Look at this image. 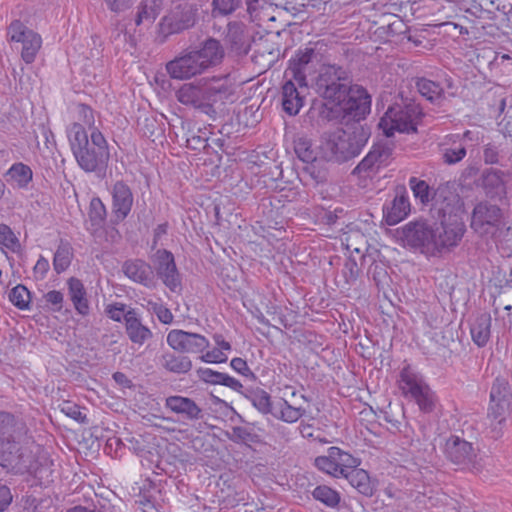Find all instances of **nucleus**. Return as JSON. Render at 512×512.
<instances>
[{
    "mask_svg": "<svg viewBox=\"0 0 512 512\" xmlns=\"http://www.w3.org/2000/svg\"><path fill=\"white\" fill-rule=\"evenodd\" d=\"M0 466L16 473H31L40 485L52 482L53 461L28 435L26 425L8 412H0Z\"/></svg>",
    "mask_w": 512,
    "mask_h": 512,
    "instance_id": "1",
    "label": "nucleus"
},
{
    "mask_svg": "<svg viewBox=\"0 0 512 512\" xmlns=\"http://www.w3.org/2000/svg\"><path fill=\"white\" fill-rule=\"evenodd\" d=\"M345 72L334 65L321 68L316 79V92L323 98V105L331 112V117L359 122L371 111V96L358 85H346Z\"/></svg>",
    "mask_w": 512,
    "mask_h": 512,
    "instance_id": "2",
    "label": "nucleus"
},
{
    "mask_svg": "<svg viewBox=\"0 0 512 512\" xmlns=\"http://www.w3.org/2000/svg\"><path fill=\"white\" fill-rule=\"evenodd\" d=\"M441 221L433 227L417 224L413 236L421 252L427 256L439 255L443 250L459 244L465 233L464 207L458 195H451V202L439 207Z\"/></svg>",
    "mask_w": 512,
    "mask_h": 512,
    "instance_id": "3",
    "label": "nucleus"
},
{
    "mask_svg": "<svg viewBox=\"0 0 512 512\" xmlns=\"http://www.w3.org/2000/svg\"><path fill=\"white\" fill-rule=\"evenodd\" d=\"M72 154L78 166L87 173L105 170L110 161L108 141L98 129H92L88 136L85 127L73 123L67 131Z\"/></svg>",
    "mask_w": 512,
    "mask_h": 512,
    "instance_id": "4",
    "label": "nucleus"
},
{
    "mask_svg": "<svg viewBox=\"0 0 512 512\" xmlns=\"http://www.w3.org/2000/svg\"><path fill=\"white\" fill-rule=\"evenodd\" d=\"M369 138V132L360 124L336 129L324 134L320 149L322 158L332 162H346L358 156Z\"/></svg>",
    "mask_w": 512,
    "mask_h": 512,
    "instance_id": "5",
    "label": "nucleus"
},
{
    "mask_svg": "<svg viewBox=\"0 0 512 512\" xmlns=\"http://www.w3.org/2000/svg\"><path fill=\"white\" fill-rule=\"evenodd\" d=\"M424 113L417 104L392 106L387 109L378 123L379 129L386 137L395 133L414 134L422 124Z\"/></svg>",
    "mask_w": 512,
    "mask_h": 512,
    "instance_id": "6",
    "label": "nucleus"
},
{
    "mask_svg": "<svg viewBox=\"0 0 512 512\" xmlns=\"http://www.w3.org/2000/svg\"><path fill=\"white\" fill-rule=\"evenodd\" d=\"M512 414V392L507 381L497 378L490 391L487 418L495 436L502 434L507 419Z\"/></svg>",
    "mask_w": 512,
    "mask_h": 512,
    "instance_id": "7",
    "label": "nucleus"
},
{
    "mask_svg": "<svg viewBox=\"0 0 512 512\" xmlns=\"http://www.w3.org/2000/svg\"><path fill=\"white\" fill-rule=\"evenodd\" d=\"M240 92L236 85L216 80L204 83V98L201 112L212 119L226 112L228 107L239 101Z\"/></svg>",
    "mask_w": 512,
    "mask_h": 512,
    "instance_id": "8",
    "label": "nucleus"
},
{
    "mask_svg": "<svg viewBox=\"0 0 512 512\" xmlns=\"http://www.w3.org/2000/svg\"><path fill=\"white\" fill-rule=\"evenodd\" d=\"M7 38L10 42L21 43V59L26 64L35 61L43 43L41 35L29 29L20 20H14L10 23L7 28Z\"/></svg>",
    "mask_w": 512,
    "mask_h": 512,
    "instance_id": "9",
    "label": "nucleus"
},
{
    "mask_svg": "<svg viewBox=\"0 0 512 512\" xmlns=\"http://www.w3.org/2000/svg\"><path fill=\"white\" fill-rule=\"evenodd\" d=\"M361 461L339 447L328 448L327 454L314 459L315 467L334 478H341L348 469L356 468Z\"/></svg>",
    "mask_w": 512,
    "mask_h": 512,
    "instance_id": "10",
    "label": "nucleus"
},
{
    "mask_svg": "<svg viewBox=\"0 0 512 512\" xmlns=\"http://www.w3.org/2000/svg\"><path fill=\"white\" fill-rule=\"evenodd\" d=\"M167 343L175 351L203 355L209 347V340L197 333L173 329L167 334Z\"/></svg>",
    "mask_w": 512,
    "mask_h": 512,
    "instance_id": "11",
    "label": "nucleus"
},
{
    "mask_svg": "<svg viewBox=\"0 0 512 512\" xmlns=\"http://www.w3.org/2000/svg\"><path fill=\"white\" fill-rule=\"evenodd\" d=\"M446 457L460 469L474 470L476 454L472 444L458 436H450L444 446Z\"/></svg>",
    "mask_w": 512,
    "mask_h": 512,
    "instance_id": "12",
    "label": "nucleus"
},
{
    "mask_svg": "<svg viewBox=\"0 0 512 512\" xmlns=\"http://www.w3.org/2000/svg\"><path fill=\"white\" fill-rule=\"evenodd\" d=\"M503 214L496 205L479 203L473 210L471 227L478 233H488L502 223Z\"/></svg>",
    "mask_w": 512,
    "mask_h": 512,
    "instance_id": "13",
    "label": "nucleus"
},
{
    "mask_svg": "<svg viewBox=\"0 0 512 512\" xmlns=\"http://www.w3.org/2000/svg\"><path fill=\"white\" fill-rule=\"evenodd\" d=\"M409 187L413 193L414 198L421 204H427L433 200L435 205L439 204L441 207L451 202V195H455L449 190L448 186L438 187L432 195L431 189L427 182L417 177H411L409 179Z\"/></svg>",
    "mask_w": 512,
    "mask_h": 512,
    "instance_id": "14",
    "label": "nucleus"
},
{
    "mask_svg": "<svg viewBox=\"0 0 512 512\" xmlns=\"http://www.w3.org/2000/svg\"><path fill=\"white\" fill-rule=\"evenodd\" d=\"M294 150L297 157L307 164L304 170L309 173L316 182L323 181L326 173L323 169L319 168L323 158L322 155L320 158L316 155L315 151L312 149L311 142L308 139L299 138L295 141Z\"/></svg>",
    "mask_w": 512,
    "mask_h": 512,
    "instance_id": "15",
    "label": "nucleus"
},
{
    "mask_svg": "<svg viewBox=\"0 0 512 512\" xmlns=\"http://www.w3.org/2000/svg\"><path fill=\"white\" fill-rule=\"evenodd\" d=\"M112 213L117 221L130 214L134 203L131 188L124 181H116L111 188Z\"/></svg>",
    "mask_w": 512,
    "mask_h": 512,
    "instance_id": "16",
    "label": "nucleus"
},
{
    "mask_svg": "<svg viewBox=\"0 0 512 512\" xmlns=\"http://www.w3.org/2000/svg\"><path fill=\"white\" fill-rule=\"evenodd\" d=\"M155 264L159 277L172 291L180 287V277L174 256L167 250H158L155 254Z\"/></svg>",
    "mask_w": 512,
    "mask_h": 512,
    "instance_id": "17",
    "label": "nucleus"
},
{
    "mask_svg": "<svg viewBox=\"0 0 512 512\" xmlns=\"http://www.w3.org/2000/svg\"><path fill=\"white\" fill-rule=\"evenodd\" d=\"M166 71L171 78L177 80H187L202 73L192 52L169 61L166 64Z\"/></svg>",
    "mask_w": 512,
    "mask_h": 512,
    "instance_id": "18",
    "label": "nucleus"
},
{
    "mask_svg": "<svg viewBox=\"0 0 512 512\" xmlns=\"http://www.w3.org/2000/svg\"><path fill=\"white\" fill-rule=\"evenodd\" d=\"M391 156V149L385 144H375L364 159L354 168L353 174L377 172L386 166Z\"/></svg>",
    "mask_w": 512,
    "mask_h": 512,
    "instance_id": "19",
    "label": "nucleus"
},
{
    "mask_svg": "<svg viewBox=\"0 0 512 512\" xmlns=\"http://www.w3.org/2000/svg\"><path fill=\"white\" fill-rule=\"evenodd\" d=\"M259 402L263 411L270 412L287 423H294L302 416V410L291 406L286 400H280L273 404L270 401V396L264 394L260 397Z\"/></svg>",
    "mask_w": 512,
    "mask_h": 512,
    "instance_id": "20",
    "label": "nucleus"
},
{
    "mask_svg": "<svg viewBox=\"0 0 512 512\" xmlns=\"http://www.w3.org/2000/svg\"><path fill=\"white\" fill-rule=\"evenodd\" d=\"M314 56V49L305 47L297 51L294 57L289 60V66L286 70L285 76H292L300 87H306V74L305 66L311 62Z\"/></svg>",
    "mask_w": 512,
    "mask_h": 512,
    "instance_id": "21",
    "label": "nucleus"
},
{
    "mask_svg": "<svg viewBox=\"0 0 512 512\" xmlns=\"http://www.w3.org/2000/svg\"><path fill=\"white\" fill-rule=\"evenodd\" d=\"M300 87L292 76L288 78L282 87V106L286 113L289 115H296L304 105V97L301 95L299 89H306Z\"/></svg>",
    "mask_w": 512,
    "mask_h": 512,
    "instance_id": "22",
    "label": "nucleus"
},
{
    "mask_svg": "<svg viewBox=\"0 0 512 512\" xmlns=\"http://www.w3.org/2000/svg\"><path fill=\"white\" fill-rule=\"evenodd\" d=\"M125 331L128 338L134 344L143 345L152 338V331L142 324L139 314L135 309H129L125 315Z\"/></svg>",
    "mask_w": 512,
    "mask_h": 512,
    "instance_id": "23",
    "label": "nucleus"
},
{
    "mask_svg": "<svg viewBox=\"0 0 512 512\" xmlns=\"http://www.w3.org/2000/svg\"><path fill=\"white\" fill-rule=\"evenodd\" d=\"M191 52L197 59L202 73L209 67L220 63L224 55L220 43L215 39H208L199 50Z\"/></svg>",
    "mask_w": 512,
    "mask_h": 512,
    "instance_id": "24",
    "label": "nucleus"
},
{
    "mask_svg": "<svg viewBox=\"0 0 512 512\" xmlns=\"http://www.w3.org/2000/svg\"><path fill=\"white\" fill-rule=\"evenodd\" d=\"M427 382L416 372L411 365L404 366L397 380V386L405 398H411Z\"/></svg>",
    "mask_w": 512,
    "mask_h": 512,
    "instance_id": "25",
    "label": "nucleus"
},
{
    "mask_svg": "<svg viewBox=\"0 0 512 512\" xmlns=\"http://www.w3.org/2000/svg\"><path fill=\"white\" fill-rule=\"evenodd\" d=\"M125 275L134 282L140 283L146 287L154 285V271L152 267L142 260L127 261L123 265Z\"/></svg>",
    "mask_w": 512,
    "mask_h": 512,
    "instance_id": "26",
    "label": "nucleus"
},
{
    "mask_svg": "<svg viewBox=\"0 0 512 512\" xmlns=\"http://www.w3.org/2000/svg\"><path fill=\"white\" fill-rule=\"evenodd\" d=\"M176 98L181 104L193 107L194 109H197L201 112V106L204 98V84H183L176 91Z\"/></svg>",
    "mask_w": 512,
    "mask_h": 512,
    "instance_id": "27",
    "label": "nucleus"
},
{
    "mask_svg": "<svg viewBox=\"0 0 512 512\" xmlns=\"http://www.w3.org/2000/svg\"><path fill=\"white\" fill-rule=\"evenodd\" d=\"M492 318L489 313L478 315L470 326V334L473 342L478 347H484L490 340Z\"/></svg>",
    "mask_w": 512,
    "mask_h": 512,
    "instance_id": "28",
    "label": "nucleus"
},
{
    "mask_svg": "<svg viewBox=\"0 0 512 512\" xmlns=\"http://www.w3.org/2000/svg\"><path fill=\"white\" fill-rule=\"evenodd\" d=\"M410 212L409 198L405 195L396 196L384 210V219L388 225H396L403 221Z\"/></svg>",
    "mask_w": 512,
    "mask_h": 512,
    "instance_id": "29",
    "label": "nucleus"
},
{
    "mask_svg": "<svg viewBox=\"0 0 512 512\" xmlns=\"http://www.w3.org/2000/svg\"><path fill=\"white\" fill-rule=\"evenodd\" d=\"M68 294L73 303L75 310L83 316L89 314V301L87 298L86 289L83 283L77 278H70L68 280Z\"/></svg>",
    "mask_w": 512,
    "mask_h": 512,
    "instance_id": "30",
    "label": "nucleus"
},
{
    "mask_svg": "<svg viewBox=\"0 0 512 512\" xmlns=\"http://www.w3.org/2000/svg\"><path fill=\"white\" fill-rule=\"evenodd\" d=\"M357 491L365 496H371L374 491L373 484L367 471L361 468L348 469L342 475Z\"/></svg>",
    "mask_w": 512,
    "mask_h": 512,
    "instance_id": "31",
    "label": "nucleus"
},
{
    "mask_svg": "<svg viewBox=\"0 0 512 512\" xmlns=\"http://www.w3.org/2000/svg\"><path fill=\"white\" fill-rule=\"evenodd\" d=\"M213 341L216 348L206 350L200 359L206 363H224L228 359V353L231 351V344L225 340L222 334H214Z\"/></svg>",
    "mask_w": 512,
    "mask_h": 512,
    "instance_id": "32",
    "label": "nucleus"
},
{
    "mask_svg": "<svg viewBox=\"0 0 512 512\" xmlns=\"http://www.w3.org/2000/svg\"><path fill=\"white\" fill-rule=\"evenodd\" d=\"M166 407L171 411L184 414L188 418H197L200 414V408L194 401L182 396H170L166 399Z\"/></svg>",
    "mask_w": 512,
    "mask_h": 512,
    "instance_id": "33",
    "label": "nucleus"
},
{
    "mask_svg": "<svg viewBox=\"0 0 512 512\" xmlns=\"http://www.w3.org/2000/svg\"><path fill=\"white\" fill-rule=\"evenodd\" d=\"M6 176L8 182H10L12 185H15L20 189H23L27 188L28 185L31 183L33 179V172L28 165L22 162H18L14 163L8 169Z\"/></svg>",
    "mask_w": 512,
    "mask_h": 512,
    "instance_id": "34",
    "label": "nucleus"
},
{
    "mask_svg": "<svg viewBox=\"0 0 512 512\" xmlns=\"http://www.w3.org/2000/svg\"><path fill=\"white\" fill-rule=\"evenodd\" d=\"M410 399H412L417 404L419 410L424 413L433 412L437 404V396L428 383L412 395Z\"/></svg>",
    "mask_w": 512,
    "mask_h": 512,
    "instance_id": "35",
    "label": "nucleus"
},
{
    "mask_svg": "<svg viewBox=\"0 0 512 512\" xmlns=\"http://www.w3.org/2000/svg\"><path fill=\"white\" fill-rule=\"evenodd\" d=\"M162 359L163 367L172 373L185 374L192 368V362L187 356L166 353Z\"/></svg>",
    "mask_w": 512,
    "mask_h": 512,
    "instance_id": "36",
    "label": "nucleus"
},
{
    "mask_svg": "<svg viewBox=\"0 0 512 512\" xmlns=\"http://www.w3.org/2000/svg\"><path fill=\"white\" fill-rule=\"evenodd\" d=\"M73 249L68 241L60 240L53 258V266L57 273L64 272L71 264Z\"/></svg>",
    "mask_w": 512,
    "mask_h": 512,
    "instance_id": "37",
    "label": "nucleus"
},
{
    "mask_svg": "<svg viewBox=\"0 0 512 512\" xmlns=\"http://www.w3.org/2000/svg\"><path fill=\"white\" fill-rule=\"evenodd\" d=\"M159 12L160 5L157 3V0H144L138 8L135 24L139 26L144 22L152 23L157 18Z\"/></svg>",
    "mask_w": 512,
    "mask_h": 512,
    "instance_id": "38",
    "label": "nucleus"
},
{
    "mask_svg": "<svg viewBox=\"0 0 512 512\" xmlns=\"http://www.w3.org/2000/svg\"><path fill=\"white\" fill-rule=\"evenodd\" d=\"M9 301L19 310H29L31 304V293L26 286L18 284L9 292Z\"/></svg>",
    "mask_w": 512,
    "mask_h": 512,
    "instance_id": "39",
    "label": "nucleus"
},
{
    "mask_svg": "<svg viewBox=\"0 0 512 512\" xmlns=\"http://www.w3.org/2000/svg\"><path fill=\"white\" fill-rule=\"evenodd\" d=\"M312 495L315 500L331 508L336 507L341 500L339 492L327 485L317 486L313 490Z\"/></svg>",
    "mask_w": 512,
    "mask_h": 512,
    "instance_id": "40",
    "label": "nucleus"
},
{
    "mask_svg": "<svg viewBox=\"0 0 512 512\" xmlns=\"http://www.w3.org/2000/svg\"><path fill=\"white\" fill-rule=\"evenodd\" d=\"M504 172L497 169L487 171L483 178V184L489 192L505 193Z\"/></svg>",
    "mask_w": 512,
    "mask_h": 512,
    "instance_id": "41",
    "label": "nucleus"
},
{
    "mask_svg": "<svg viewBox=\"0 0 512 512\" xmlns=\"http://www.w3.org/2000/svg\"><path fill=\"white\" fill-rule=\"evenodd\" d=\"M107 216V210L99 197H93L89 204L88 217L93 225L104 223Z\"/></svg>",
    "mask_w": 512,
    "mask_h": 512,
    "instance_id": "42",
    "label": "nucleus"
},
{
    "mask_svg": "<svg viewBox=\"0 0 512 512\" xmlns=\"http://www.w3.org/2000/svg\"><path fill=\"white\" fill-rule=\"evenodd\" d=\"M75 118L77 119L76 123L81 124L83 127L87 126L88 128H96L95 127V116L93 109L86 104H77L75 106Z\"/></svg>",
    "mask_w": 512,
    "mask_h": 512,
    "instance_id": "43",
    "label": "nucleus"
},
{
    "mask_svg": "<svg viewBox=\"0 0 512 512\" xmlns=\"http://www.w3.org/2000/svg\"><path fill=\"white\" fill-rule=\"evenodd\" d=\"M346 248L351 252L360 253L367 247V240L358 230H351L345 238Z\"/></svg>",
    "mask_w": 512,
    "mask_h": 512,
    "instance_id": "44",
    "label": "nucleus"
},
{
    "mask_svg": "<svg viewBox=\"0 0 512 512\" xmlns=\"http://www.w3.org/2000/svg\"><path fill=\"white\" fill-rule=\"evenodd\" d=\"M417 88L421 95L430 101L436 100L441 94L440 86L425 78H422L417 82Z\"/></svg>",
    "mask_w": 512,
    "mask_h": 512,
    "instance_id": "45",
    "label": "nucleus"
},
{
    "mask_svg": "<svg viewBox=\"0 0 512 512\" xmlns=\"http://www.w3.org/2000/svg\"><path fill=\"white\" fill-rule=\"evenodd\" d=\"M0 244L11 250L19 246L18 238L6 224H0Z\"/></svg>",
    "mask_w": 512,
    "mask_h": 512,
    "instance_id": "46",
    "label": "nucleus"
},
{
    "mask_svg": "<svg viewBox=\"0 0 512 512\" xmlns=\"http://www.w3.org/2000/svg\"><path fill=\"white\" fill-rule=\"evenodd\" d=\"M60 410L63 414L77 422L82 423L86 420V415L82 412L81 407L70 401H64L60 405Z\"/></svg>",
    "mask_w": 512,
    "mask_h": 512,
    "instance_id": "47",
    "label": "nucleus"
},
{
    "mask_svg": "<svg viewBox=\"0 0 512 512\" xmlns=\"http://www.w3.org/2000/svg\"><path fill=\"white\" fill-rule=\"evenodd\" d=\"M491 238L497 247L509 242L512 238V227L504 226L502 223L491 233Z\"/></svg>",
    "mask_w": 512,
    "mask_h": 512,
    "instance_id": "48",
    "label": "nucleus"
},
{
    "mask_svg": "<svg viewBox=\"0 0 512 512\" xmlns=\"http://www.w3.org/2000/svg\"><path fill=\"white\" fill-rule=\"evenodd\" d=\"M149 309L153 311V313L156 314L158 320L163 324H170L173 321V314L172 312L162 305L161 303L157 302H148Z\"/></svg>",
    "mask_w": 512,
    "mask_h": 512,
    "instance_id": "49",
    "label": "nucleus"
},
{
    "mask_svg": "<svg viewBox=\"0 0 512 512\" xmlns=\"http://www.w3.org/2000/svg\"><path fill=\"white\" fill-rule=\"evenodd\" d=\"M239 0H213V13L229 15L236 10Z\"/></svg>",
    "mask_w": 512,
    "mask_h": 512,
    "instance_id": "50",
    "label": "nucleus"
},
{
    "mask_svg": "<svg viewBox=\"0 0 512 512\" xmlns=\"http://www.w3.org/2000/svg\"><path fill=\"white\" fill-rule=\"evenodd\" d=\"M466 156V149L464 146L458 148H447L443 151V161L446 164H456L460 162Z\"/></svg>",
    "mask_w": 512,
    "mask_h": 512,
    "instance_id": "51",
    "label": "nucleus"
},
{
    "mask_svg": "<svg viewBox=\"0 0 512 512\" xmlns=\"http://www.w3.org/2000/svg\"><path fill=\"white\" fill-rule=\"evenodd\" d=\"M106 314L110 319L116 322L125 321V315L128 310H126V305L123 303H113L107 305Z\"/></svg>",
    "mask_w": 512,
    "mask_h": 512,
    "instance_id": "52",
    "label": "nucleus"
},
{
    "mask_svg": "<svg viewBox=\"0 0 512 512\" xmlns=\"http://www.w3.org/2000/svg\"><path fill=\"white\" fill-rule=\"evenodd\" d=\"M13 501L11 489L4 484H0V512L8 509Z\"/></svg>",
    "mask_w": 512,
    "mask_h": 512,
    "instance_id": "53",
    "label": "nucleus"
},
{
    "mask_svg": "<svg viewBox=\"0 0 512 512\" xmlns=\"http://www.w3.org/2000/svg\"><path fill=\"white\" fill-rule=\"evenodd\" d=\"M243 26L237 23L231 24L228 27V37L235 45L242 44L243 42Z\"/></svg>",
    "mask_w": 512,
    "mask_h": 512,
    "instance_id": "54",
    "label": "nucleus"
},
{
    "mask_svg": "<svg viewBox=\"0 0 512 512\" xmlns=\"http://www.w3.org/2000/svg\"><path fill=\"white\" fill-rule=\"evenodd\" d=\"M224 373L214 371L210 368L202 369L200 370V376L201 378L212 384H219L221 385L222 377Z\"/></svg>",
    "mask_w": 512,
    "mask_h": 512,
    "instance_id": "55",
    "label": "nucleus"
},
{
    "mask_svg": "<svg viewBox=\"0 0 512 512\" xmlns=\"http://www.w3.org/2000/svg\"><path fill=\"white\" fill-rule=\"evenodd\" d=\"M230 366L232 367L233 370L242 375H246L247 372L249 371L247 362L239 357L233 358L230 362Z\"/></svg>",
    "mask_w": 512,
    "mask_h": 512,
    "instance_id": "56",
    "label": "nucleus"
},
{
    "mask_svg": "<svg viewBox=\"0 0 512 512\" xmlns=\"http://www.w3.org/2000/svg\"><path fill=\"white\" fill-rule=\"evenodd\" d=\"M221 385L227 386L234 390H239L242 387V384L239 380L226 373L223 374Z\"/></svg>",
    "mask_w": 512,
    "mask_h": 512,
    "instance_id": "57",
    "label": "nucleus"
},
{
    "mask_svg": "<svg viewBox=\"0 0 512 512\" xmlns=\"http://www.w3.org/2000/svg\"><path fill=\"white\" fill-rule=\"evenodd\" d=\"M46 301L52 305H61L63 294L60 291L52 290L45 295Z\"/></svg>",
    "mask_w": 512,
    "mask_h": 512,
    "instance_id": "58",
    "label": "nucleus"
},
{
    "mask_svg": "<svg viewBox=\"0 0 512 512\" xmlns=\"http://www.w3.org/2000/svg\"><path fill=\"white\" fill-rule=\"evenodd\" d=\"M110 10L118 12L123 10L130 0H105Z\"/></svg>",
    "mask_w": 512,
    "mask_h": 512,
    "instance_id": "59",
    "label": "nucleus"
},
{
    "mask_svg": "<svg viewBox=\"0 0 512 512\" xmlns=\"http://www.w3.org/2000/svg\"><path fill=\"white\" fill-rule=\"evenodd\" d=\"M484 157H485V161L487 163H495L497 161V155L496 153L490 149V148H487L485 149L484 151Z\"/></svg>",
    "mask_w": 512,
    "mask_h": 512,
    "instance_id": "60",
    "label": "nucleus"
},
{
    "mask_svg": "<svg viewBox=\"0 0 512 512\" xmlns=\"http://www.w3.org/2000/svg\"><path fill=\"white\" fill-rule=\"evenodd\" d=\"M113 378H114V380H115L117 383H119V384H121V385H128V384H129V382H130V381L128 380V378L126 377V375H125L124 373H122V372H116V373H114V374H113Z\"/></svg>",
    "mask_w": 512,
    "mask_h": 512,
    "instance_id": "61",
    "label": "nucleus"
},
{
    "mask_svg": "<svg viewBox=\"0 0 512 512\" xmlns=\"http://www.w3.org/2000/svg\"><path fill=\"white\" fill-rule=\"evenodd\" d=\"M459 139V135L450 134L445 136L444 142L442 145L449 144V143H455L456 140Z\"/></svg>",
    "mask_w": 512,
    "mask_h": 512,
    "instance_id": "62",
    "label": "nucleus"
},
{
    "mask_svg": "<svg viewBox=\"0 0 512 512\" xmlns=\"http://www.w3.org/2000/svg\"><path fill=\"white\" fill-rule=\"evenodd\" d=\"M499 59L501 60V63H503L505 61L510 62L511 70H512V57L509 54H502L501 56H499ZM495 60L497 61L498 57H496Z\"/></svg>",
    "mask_w": 512,
    "mask_h": 512,
    "instance_id": "63",
    "label": "nucleus"
},
{
    "mask_svg": "<svg viewBox=\"0 0 512 512\" xmlns=\"http://www.w3.org/2000/svg\"><path fill=\"white\" fill-rule=\"evenodd\" d=\"M5 184L4 182L0 179V199L3 197L4 193H5Z\"/></svg>",
    "mask_w": 512,
    "mask_h": 512,
    "instance_id": "64",
    "label": "nucleus"
}]
</instances>
